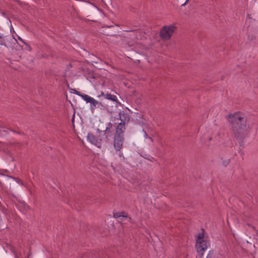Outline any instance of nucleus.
<instances>
[{
  "label": "nucleus",
  "instance_id": "nucleus-1",
  "mask_svg": "<svg viewBox=\"0 0 258 258\" xmlns=\"http://www.w3.org/2000/svg\"><path fill=\"white\" fill-rule=\"evenodd\" d=\"M233 135L239 142H242L249 133V127L247 124V118L241 113H235L228 116Z\"/></svg>",
  "mask_w": 258,
  "mask_h": 258
},
{
  "label": "nucleus",
  "instance_id": "nucleus-2",
  "mask_svg": "<svg viewBox=\"0 0 258 258\" xmlns=\"http://www.w3.org/2000/svg\"><path fill=\"white\" fill-rule=\"evenodd\" d=\"M210 246V243L208 240L205 238L203 233H199L197 236V242L196 248L197 252L202 257L205 251Z\"/></svg>",
  "mask_w": 258,
  "mask_h": 258
},
{
  "label": "nucleus",
  "instance_id": "nucleus-3",
  "mask_svg": "<svg viewBox=\"0 0 258 258\" xmlns=\"http://www.w3.org/2000/svg\"><path fill=\"white\" fill-rule=\"evenodd\" d=\"M176 29V27L173 25L164 26L160 31L159 36L163 40H168L171 38Z\"/></svg>",
  "mask_w": 258,
  "mask_h": 258
},
{
  "label": "nucleus",
  "instance_id": "nucleus-4",
  "mask_svg": "<svg viewBox=\"0 0 258 258\" xmlns=\"http://www.w3.org/2000/svg\"><path fill=\"white\" fill-rule=\"evenodd\" d=\"M124 136L114 135L113 147L116 151H120L122 147L124 142Z\"/></svg>",
  "mask_w": 258,
  "mask_h": 258
},
{
  "label": "nucleus",
  "instance_id": "nucleus-5",
  "mask_svg": "<svg viewBox=\"0 0 258 258\" xmlns=\"http://www.w3.org/2000/svg\"><path fill=\"white\" fill-rule=\"evenodd\" d=\"M119 118L121 122L120 123H123V124H127L130 120V115L128 113L124 111H120L119 113Z\"/></svg>",
  "mask_w": 258,
  "mask_h": 258
},
{
  "label": "nucleus",
  "instance_id": "nucleus-6",
  "mask_svg": "<svg viewBox=\"0 0 258 258\" xmlns=\"http://www.w3.org/2000/svg\"><path fill=\"white\" fill-rule=\"evenodd\" d=\"M126 125L123 123H119L116 128L114 135L124 136L123 133L125 130Z\"/></svg>",
  "mask_w": 258,
  "mask_h": 258
},
{
  "label": "nucleus",
  "instance_id": "nucleus-7",
  "mask_svg": "<svg viewBox=\"0 0 258 258\" xmlns=\"http://www.w3.org/2000/svg\"><path fill=\"white\" fill-rule=\"evenodd\" d=\"M87 139L92 144H94L98 147H100L101 144L100 142H98L95 137L92 133H88L87 135Z\"/></svg>",
  "mask_w": 258,
  "mask_h": 258
},
{
  "label": "nucleus",
  "instance_id": "nucleus-8",
  "mask_svg": "<svg viewBox=\"0 0 258 258\" xmlns=\"http://www.w3.org/2000/svg\"><path fill=\"white\" fill-rule=\"evenodd\" d=\"M112 124L109 122L105 130L104 131V134L107 141L109 140L112 135Z\"/></svg>",
  "mask_w": 258,
  "mask_h": 258
},
{
  "label": "nucleus",
  "instance_id": "nucleus-9",
  "mask_svg": "<svg viewBox=\"0 0 258 258\" xmlns=\"http://www.w3.org/2000/svg\"><path fill=\"white\" fill-rule=\"evenodd\" d=\"M76 94L82 97V98L86 101V103H91L93 98L86 94H81L80 92L76 91Z\"/></svg>",
  "mask_w": 258,
  "mask_h": 258
},
{
  "label": "nucleus",
  "instance_id": "nucleus-10",
  "mask_svg": "<svg viewBox=\"0 0 258 258\" xmlns=\"http://www.w3.org/2000/svg\"><path fill=\"white\" fill-rule=\"evenodd\" d=\"M7 39V36H5L4 33L0 32V45L7 47L6 41Z\"/></svg>",
  "mask_w": 258,
  "mask_h": 258
},
{
  "label": "nucleus",
  "instance_id": "nucleus-11",
  "mask_svg": "<svg viewBox=\"0 0 258 258\" xmlns=\"http://www.w3.org/2000/svg\"><path fill=\"white\" fill-rule=\"evenodd\" d=\"M97 108L103 110H108V106L107 105L103 104L102 102H99Z\"/></svg>",
  "mask_w": 258,
  "mask_h": 258
},
{
  "label": "nucleus",
  "instance_id": "nucleus-12",
  "mask_svg": "<svg viewBox=\"0 0 258 258\" xmlns=\"http://www.w3.org/2000/svg\"><path fill=\"white\" fill-rule=\"evenodd\" d=\"M105 98L113 101H116L117 100V97L115 95L110 94H106Z\"/></svg>",
  "mask_w": 258,
  "mask_h": 258
},
{
  "label": "nucleus",
  "instance_id": "nucleus-13",
  "mask_svg": "<svg viewBox=\"0 0 258 258\" xmlns=\"http://www.w3.org/2000/svg\"><path fill=\"white\" fill-rule=\"evenodd\" d=\"M98 102H99L98 101L93 98L90 103V107L91 109H95L96 108H97Z\"/></svg>",
  "mask_w": 258,
  "mask_h": 258
},
{
  "label": "nucleus",
  "instance_id": "nucleus-14",
  "mask_svg": "<svg viewBox=\"0 0 258 258\" xmlns=\"http://www.w3.org/2000/svg\"><path fill=\"white\" fill-rule=\"evenodd\" d=\"M114 217L115 218H120V217H122V218H124V217L126 218L127 217L126 216L121 215V214L120 213H117L114 214Z\"/></svg>",
  "mask_w": 258,
  "mask_h": 258
},
{
  "label": "nucleus",
  "instance_id": "nucleus-15",
  "mask_svg": "<svg viewBox=\"0 0 258 258\" xmlns=\"http://www.w3.org/2000/svg\"><path fill=\"white\" fill-rule=\"evenodd\" d=\"M5 227V225H4L2 219L0 216V229H3Z\"/></svg>",
  "mask_w": 258,
  "mask_h": 258
},
{
  "label": "nucleus",
  "instance_id": "nucleus-16",
  "mask_svg": "<svg viewBox=\"0 0 258 258\" xmlns=\"http://www.w3.org/2000/svg\"><path fill=\"white\" fill-rule=\"evenodd\" d=\"M10 177H11V178L14 179V180H15L17 182L21 183V184H22V181L19 178H16V177H12V176H10Z\"/></svg>",
  "mask_w": 258,
  "mask_h": 258
},
{
  "label": "nucleus",
  "instance_id": "nucleus-17",
  "mask_svg": "<svg viewBox=\"0 0 258 258\" xmlns=\"http://www.w3.org/2000/svg\"><path fill=\"white\" fill-rule=\"evenodd\" d=\"M213 253V251H210L209 253L208 254V255L207 256V258H212Z\"/></svg>",
  "mask_w": 258,
  "mask_h": 258
},
{
  "label": "nucleus",
  "instance_id": "nucleus-18",
  "mask_svg": "<svg viewBox=\"0 0 258 258\" xmlns=\"http://www.w3.org/2000/svg\"><path fill=\"white\" fill-rule=\"evenodd\" d=\"M19 39L22 41L26 46L27 47H28V49L29 50H31V47L30 46V45H29L27 43L24 42L23 41V40L21 38H19Z\"/></svg>",
  "mask_w": 258,
  "mask_h": 258
},
{
  "label": "nucleus",
  "instance_id": "nucleus-19",
  "mask_svg": "<svg viewBox=\"0 0 258 258\" xmlns=\"http://www.w3.org/2000/svg\"><path fill=\"white\" fill-rule=\"evenodd\" d=\"M143 132L144 133V137L145 139H148V137H149V136H148L146 131L144 130H143Z\"/></svg>",
  "mask_w": 258,
  "mask_h": 258
},
{
  "label": "nucleus",
  "instance_id": "nucleus-20",
  "mask_svg": "<svg viewBox=\"0 0 258 258\" xmlns=\"http://www.w3.org/2000/svg\"><path fill=\"white\" fill-rule=\"evenodd\" d=\"M10 131L15 133H17V134H20L21 133L19 132H17V131H14V130H13L12 128H11L10 127H7Z\"/></svg>",
  "mask_w": 258,
  "mask_h": 258
},
{
  "label": "nucleus",
  "instance_id": "nucleus-21",
  "mask_svg": "<svg viewBox=\"0 0 258 258\" xmlns=\"http://www.w3.org/2000/svg\"><path fill=\"white\" fill-rule=\"evenodd\" d=\"M118 155H119V156L120 157H122V158H123V159H124V156H123V153H122V152H120H120H119V153Z\"/></svg>",
  "mask_w": 258,
  "mask_h": 258
},
{
  "label": "nucleus",
  "instance_id": "nucleus-22",
  "mask_svg": "<svg viewBox=\"0 0 258 258\" xmlns=\"http://www.w3.org/2000/svg\"><path fill=\"white\" fill-rule=\"evenodd\" d=\"M189 0H186V1L185 2V3L184 4H183L181 6H184L188 2Z\"/></svg>",
  "mask_w": 258,
  "mask_h": 258
},
{
  "label": "nucleus",
  "instance_id": "nucleus-23",
  "mask_svg": "<svg viewBox=\"0 0 258 258\" xmlns=\"http://www.w3.org/2000/svg\"><path fill=\"white\" fill-rule=\"evenodd\" d=\"M100 96H104L105 97V94L104 92H101Z\"/></svg>",
  "mask_w": 258,
  "mask_h": 258
},
{
  "label": "nucleus",
  "instance_id": "nucleus-24",
  "mask_svg": "<svg viewBox=\"0 0 258 258\" xmlns=\"http://www.w3.org/2000/svg\"><path fill=\"white\" fill-rule=\"evenodd\" d=\"M148 139L150 140L151 142H153V139L151 137H148Z\"/></svg>",
  "mask_w": 258,
  "mask_h": 258
},
{
  "label": "nucleus",
  "instance_id": "nucleus-25",
  "mask_svg": "<svg viewBox=\"0 0 258 258\" xmlns=\"http://www.w3.org/2000/svg\"><path fill=\"white\" fill-rule=\"evenodd\" d=\"M3 132H4V133H5L6 134H8V131H7V130H4L3 131Z\"/></svg>",
  "mask_w": 258,
  "mask_h": 258
},
{
  "label": "nucleus",
  "instance_id": "nucleus-26",
  "mask_svg": "<svg viewBox=\"0 0 258 258\" xmlns=\"http://www.w3.org/2000/svg\"><path fill=\"white\" fill-rule=\"evenodd\" d=\"M74 115L73 116V117L72 118V121L73 122L74 121Z\"/></svg>",
  "mask_w": 258,
  "mask_h": 258
},
{
  "label": "nucleus",
  "instance_id": "nucleus-27",
  "mask_svg": "<svg viewBox=\"0 0 258 258\" xmlns=\"http://www.w3.org/2000/svg\"><path fill=\"white\" fill-rule=\"evenodd\" d=\"M133 31V30H126V31H127V32H129V31Z\"/></svg>",
  "mask_w": 258,
  "mask_h": 258
}]
</instances>
